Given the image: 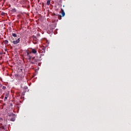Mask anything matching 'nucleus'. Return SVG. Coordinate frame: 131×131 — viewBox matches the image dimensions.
<instances>
[{
    "label": "nucleus",
    "mask_w": 131,
    "mask_h": 131,
    "mask_svg": "<svg viewBox=\"0 0 131 131\" xmlns=\"http://www.w3.org/2000/svg\"><path fill=\"white\" fill-rule=\"evenodd\" d=\"M32 60L33 61V62H31V63H32V64H34L35 63H37V62H38V61L39 60V59H38V57L36 56L32 58Z\"/></svg>",
    "instance_id": "f257e3e1"
},
{
    "label": "nucleus",
    "mask_w": 131,
    "mask_h": 131,
    "mask_svg": "<svg viewBox=\"0 0 131 131\" xmlns=\"http://www.w3.org/2000/svg\"><path fill=\"white\" fill-rule=\"evenodd\" d=\"M19 42H20V37H18V38H17V39H16V40H13V43H14V45H17Z\"/></svg>",
    "instance_id": "f03ea898"
},
{
    "label": "nucleus",
    "mask_w": 131,
    "mask_h": 131,
    "mask_svg": "<svg viewBox=\"0 0 131 131\" xmlns=\"http://www.w3.org/2000/svg\"><path fill=\"white\" fill-rule=\"evenodd\" d=\"M30 54H31V52H30V53H29V52H27V56H28V58L29 60H31L32 57Z\"/></svg>",
    "instance_id": "7ed1b4c3"
},
{
    "label": "nucleus",
    "mask_w": 131,
    "mask_h": 131,
    "mask_svg": "<svg viewBox=\"0 0 131 131\" xmlns=\"http://www.w3.org/2000/svg\"><path fill=\"white\" fill-rule=\"evenodd\" d=\"M31 53H33V54H37V51L35 49H32Z\"/></svg>",
    "instance_id": "20e7f679"
},
{
    "label": "nucleus",
    "mask_w": 131,
    "mask_h": 131,
    "mask_svg": "<svg viewBox=\"0 0 131 131\" xmlns=\"http://www.w3.org/2000/svg\"><path fill=\"white\" fill-rule=\"evenodd\" d=\"M33 38L34 40H36V41H37V36L36 35H33Z\"/></svg>",
    "instance_id": "39448f33"
},
{
    "label": "nucleus",
    "mask_w": 131,
    "mask_h": 131,
    "mask_svg": "<svg viewBox=\"0 0 131 131\" xmlns=\"http://www.w3.org/2000/svg\"><path fill=\"white\" fill-rule=\"evenodd\" d=\"M61 10L62 16V17H64L66 15L65 12L63 11V9H61Z\"/></svg>",
    "instance_id": "423d86ee"
},
{
    "label": "nucleus",
    "mask_w": 131,
    "mask_h": 131,
    "mask_svg": "<svg viewBox=\"0 0 131 131\" xmlns=\"http://www.w3.org/2000/svg\"><path fill=\"white\" fill-rule=\"evenodd\" d=\"M8 97H9L8 94H6L5 97L4 98V101H6V100H7Z\"/></svg>",
    "instance_id": "0eeeda50"
},
{
    "label": "nucleus",
    "mask_w": 131,
    "mask_h": 131,
    "mask_svg": "<svg viewBox=\"0 0 131 131\" xmlns=\"http://www.w3.org/2000/svg\"><path fill=\"white\" fill-rule=\"evenodd\" d=\"M4 42L5 45H8V43H9V41L7 40H4Z\"/></svg>",
    "instance_id": "6e6552de"
},
{
    "label": "nucleus",
    "mask_w": 131,
    "mask_h": 131,
    "mask_svg": "<svg viewBox=\"0 0 131 131\" xmlns=\"http://www.w3.org/2000/svg\"><path fill=\"white\" fill-rule=\"evenodd\" d=\"M50 4H51V1H50V0L47 1V5L48 6H49V5H50Z\"/></svg>",
    "instance_id": "1a4fd4ad"
},
{
    "label": "nucleus",
    "mask_w": 131,
    "mask_h": 131,
    "mask_svg": "<svg viewBox=\"0 0 131 131\" xmlns=\"http://www.w3.org/2000/svg\"><path fill=\"white\" fill-rule=\"evenodd\" d=\"M56 16H58V18L59 19V20H61V15H56Z\"/></svg>",
    "instance_id": "9d476101"
},
{
    "label": "nucleus",
    "mask_w": 131,
    "mask_h": 131,
    "mask_svg": "<svg viewBox=\"0 0 131 131\" xmlns=\"http://www.w3.org/2000/svg\"><path fill=\"white\" fill-rule=\"evenodd\" d=\"M11 11L12 12V13H15L16 12V9H12L11 10Z\"/></svg>",
    "instance_id": "9b49d317"
},
{
    "label": "nucleus",
    "mask_w": 131,
    "mask_h": 131,
    "mask_svg": "<svg viewBox=\"0 0 131 131\" xmlns=\"http://www.w3.org/2000/svg\"><path fill=\"white\" fill-rule=\"evenodd\" d=\"M10 120H11L12 121H14V120H15V117H12V118L10 119Z\"/></svg>",
    "instance_id": "f8f14e48"
},
{
    "label": "nucleus",
    "mask_w": 131,
    "mask_h": 131,
    "mask_svg": "<svg viewBox=\"0 0 131 131\" xmlns=\"http://www.w3.org/2000/svg\"><path fill=\"white\" fill-rule=\"evenodd\" d=\"M13 36H14V37H16L17 36L16 33H13L12 34Z\"/></svg>",
    "instance_id": "ddd939ff"
},
{
    "label": "nucleus",
    "mask_w": 131,
    "mask_h": 131,
    "mask_svg": "<svg viewBox=\"0 0 131 131\" xmlns=\"http://www.w3.org/2000/svg\"><path fill=\"white\" fill-rule=\"evenodd\" d=\"M39 36H40V34L39 33H38V34H37V40H38V38L39 37Z\"/></svg>",
    "instance_id": "4468645a"
},
{
    "label": "nucleus",
    "mask_w": 131,
    "mask_h": 131,
    "mask_svg": "<svg viewBox=\"0 0 131 131\" xmlns=\"http://www.w3.org/2000/svg\"><path fill=\"white\" fill-rule=\"evenodd\" d=\"M5 14V13L3 12V13H1V15L2 16H4Z\"/></svg>",
    "instance_id": "2eb2a0df"
},
{
    "label": "nucleus",
    "mask_w": 131,
    "mask_h": 131,
    "mask_svg": "<svg viewBox=\"0 0 131 131\" xmlns=\"http://www.w3.org/2000/svg\"><path fill=\"white\" fill-rule=\"evenodd\" d=\"M3 89L4 90H5V89H6V86H5V85H4V86H3Z\"/></svg>",
    "instance_id": "dca6fc26"
},
{
    "label": "nucleus",
    "mask_w": 131,
    "mask_h": 131,
    "mask_svg": "<svg viewBox=\"0 0 131 131\" xmlns=\"http://www.w3.org/2000/svg\"><path fill=\"white\" fill-rule=\"evenodd\" d=\"M53 16H56L55 13H53Z\"/></svg>",
    "instance_id": "f3484780"
},
{
    "label": "nucleus",
    "mask_w": 131,
    "mask_h": 131,
    "mask_svg": "<svg viewBox=\"0 0 131 131\" xmlns=\"http://www.w3.org/2000/svg\"><path fill=\"white\" fill-rule=\"evenodd\" d=\"M25 89H26V90H27L28 88L27 86H25Z\"/></svg>",
    "instance_id": "a211bd4d"
},
{
    "label": "nucleus",
    "mask_w": 131,
    "mask_h": 131,
    "mask_svg": "<svg viewBox=\"0 0 131 131\" xmlns=\"http://www.w3.org/2000/svg\"><path fill=\"white\" fill-rule=\"evenodd\" d=\"M0 86H2V84L1 82H0Z\"/></svg>",
    "instance_id": "6ab92c4d"
},
{
    "label": "nucleus",
    "mask_w": 131,
    "mask_h": 131,
    "mask_svg": "<svg viewBox=\"0 0 131 131\" xmlns=\"http://www.w3.org/2000/svg\"><path fill=\"white\" fill-rule=\"evenodd\" d=\"M42 49L43 50V51H45V48H43Z\"/></svg>",
    "instance_id": "aec40b11"
},
{
    "label": "nucleus",
    "mask_w": 131,
    "mask_h": 131,
    "mask_svg": "<svg viewBox=\"0 0 131 131\" xmlns=\"http://www.w3.org/2000/svg\"><path fill=\"white\" fill-rule=\"evenodd\" d=\"M0 80H3L2 78H0Z\"/></svg>",
    "instance_id": "412c9836"
},
{
    "label": "nucleus",
    "mask_w": 131,
    "mask_h": 131,
    "mask_svg": "<svg viewBox=\"0 0 131 131\" xmlns=\"http://www.w3.org/2000/svg\"><path fill=\"white\" fill-rule=\"evenodd\" d=\"M41 55H40V58H41Z\"/></svg>",
    "instance_id": "4be33fe9"
},
{
    "label": "nucleus",
    "mask_w": 131,
    "mask_h": 131,
    "mask_svg": "<svg viewBox=\"0 0 131 131\" xmlns=\"http://www.w3.org/2000/svg\"><path fill=\"white\" fill-rule=\"evenodd\" d=\"M3 128H4V127H3Z\"/></svg>",
    "instance_id": "5701e85b"
}]
</instances>
